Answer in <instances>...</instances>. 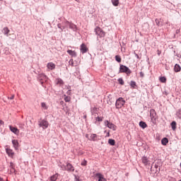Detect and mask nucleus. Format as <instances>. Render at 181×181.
I'll list each match as a JSON object with an SVG mask.
<instances>
[{"label":"nucleus","mask_w":181,"mask_h":181,"mask_svg":"<svg viewBox=\"0 0 181 181\" xmlns=\"http://www.w3.org/2000/svg\"><path fill=\"white\" fill-rule=\"evenodd\" d=\"M76 181H80V179L76 178Z\"/></svg>","instance_id":"nucleus-46"},{"label":"nucleus","mask_w":181,"mask_h":181,"mask_svg":"<svg viewBox=\"0 0 181 181\" xmlns=\"http://www.w3.org/2000/svg\"><path fill=\"white\" fill-rule=\"evenodd\" d=\"M139 127H141V128H143V129H145V128L148 127V124H146V122L141 121L139 122Z\"/></svg>","instance_id":"nucleus-17"},{"label":"nucleus","mask_w":181,"mask_h":181,"mask_svg":"<svg viewBox=\"0 0 181 181\" xmlns=\"http://www.w3.org/2000/svg\"><path fill=\"white\" fill-rule=\"evenodd\" d=\"M0 181H4V178L0 177Z\"/></svg>","instance_id":"nucleus-45"},{"label":"nucleus","mask_w":181,"mask_h":181,"mask_svg":"<svg viewBox=\"0 0 181 181\" xmlns=\"http://www.w3.org/2000/svg\"><path fill=\"white\" fill-rule=\"evenodd\" d=\"M75 1H76V2H80V0H75Z\"/></svg>","instance_id":"nucleus-48"},{"label":"nucleus","mask_w":181,"mask_h":181,"mask_svg":"<svg viewBox=\"0 0 181 181\" xmlns=\"http://www.w3.org/2000/svg\"><path fill=\"white\" fill-rule=\"evenodd\" d=\"M108 142H109L110 145L114 146V140L109 139Z\"/></svg>","instance_id":"nucleus-36"},{"label":"nucleus","mask_w":181,"mask_h":181,"mask_svg":"<svg viewBox=\"0 0 181 181\" xmlns=\"http://www.w3.org/2000/svg\"><path fill=\"white\" fill-rule=\"evenodd\" d=\"M95 33L96 35H98V37H105V32L101 29L100 27H96L95 28Z\"/></svg>","instance_id":"nucleus-2"},{"label":"nucleus","mask_w":181,"mask_h":181,"mask_svg":"<svg viewBox=\"0 0 181 181\" xmlns=\"http://www.w3.org/2000/svg\"><path fill=\"white\" fill-rule=\"evenodd\" d=\"M6 152L10 156V158H13V156L15 155V153H13V151L11 148H6Z\"/></svg>","instance_id":"nucleus-10"},{"label":"nucleus","mask_w":181,"mask_h":181,"mask_svg":"<svg viewBox=\"0 0 181 181\" xmlns=\"http://www.w3.org/2000/svg\"><path fill=\"white\" fill-rule=\"evenodd\" d=\"M118 4H119V1L118 0H114L115 6H118Z\"/></svg>","instance_id":"nucleus-35"},{"label":"nucleus","mask_w":181,"mask_h":181,"mask_svg":"<svg viewBox=\"0 0 181 181\" xmlns=\"http://www.w3.org/2000/svg\"><path fill=\"white\" fill-rule=\"evenodd\" d=\"M112 3L114 4V0H112Z\"/></svg>","instance_id":"nucleus-49"},{"label":"nucleus","mask_w":181,"mask_h":181,"mask_svg":"<svg viewBox=\"0 0 181 181\" xmlns=\"http://www.w3.org/2000/svg\"><path fill=\"white\" fill-rule=\"evenodd\" d=\"M150 117L151 121L153 125H156V120L158 119V115L156 114V111L155 110H150Z\"/></svg>","instance_id":"nucleus-1"},{"label":"nucleus","mask_w":181,"mask_h":181,"mask_svg":"<svg viewBox=\"0 0 181 181\" xmlns=\"http://www.w3.org/2000/svg\"><path fill=\"white\" fill-rule=\"evenodd\" d=\"M62 170H67L68 172H74V166L70 163H67L66 165H63L61 166Z\"/></svg>","instance_id":"nucleus-3"},{"label":"nucleus","mask_w":181,"mask_h":181,"mask_svg":"<svg viewBox=\"0 0 181 181\" xmlns=\"http://www.w3.org/2000/svg\"><path fill=\"white\" fill-rule=\"evenodd\" d=\"M124 104H125V100H124V99L122 98H119L115 103L116 105V108H122V107L124 106Z\"/></svg>","instance_id":"nucleus-5"},{"label":"nucleus","mask_w":181,"mask_h":181,"mask_svg":"<svg viewBox=\"0 0 181 181\" xmlns=\"http://www.w3.org/2000/svg\"><path fill=\"white\" fill-rule=\"evenodd\" d=\"M106 124H107L108 128H113L114 127V124L110 123L109 122H106Z\"/></svg>","instance_id":"nucleus-29"},{"label":"nucleus","mask_w":181,"mask_h":181,"mask_svg":"<svg viewBox=\"0 0 181 181\" xmlns=\"http://www.w3.org/2000/svg\"><path fill=\"white\" fill-rule=\"evenodd\" d=\"M23 125L25 124H19V128H21L22 129H23Z\"/></svg>","instance_id":"nucleus-37"},{"label":"nucleus","mask_w":181,"mask_h":181,"mask_svg":"<svg viewBox=\"0 0 181 181\" xmlns=\"http://www.w3.org/2000/svg\"><path fill=\"white\" fill-rule=\"evenodd\" d=\"M41 107H42V108H43V110H47V105H46L45 103H42Z\"/></svg>","instance_id":"nucleus-27"},{"label":"nucleus","mask_w":181,"mask_h":181,"mask_svg":"<svg viewBox=\"0 0 181 181\" xmlns=\"http://www.w3.org/2000/svg\"><path fill=\"white\" fill-rule=\"evenodd\" d=\"M12 144L13 146L14 149L17 150L19 148V141H18V140L14 139L12 141Z\"/></svg>","instance_id":"nucleus-12"},{"label":"nucleus","mask_w":181,"mask_h":181,"mask_svg":"<svg viewBox=\"0 0 181 181\" xmlns=\"http://www.w3.org/2000/svg\"><path fill=\"white\" fill-rule=\"evenodd\" d=\"M176 33H180V30H176Z\"/></svg>","instance_id":"nucleus-44"},{"label":"nucleus","mask_w":181,"mask_h":181,"mask_svg":"<svg viewBox=\"0 0 181 181\" xmlns=\"http://www.w3.org/2000/svg\"><path fill=\"white\" fill-rule=\"evenodd\" d=\"M0 125H4V121L0 120Z\"/></svg>","instance_id":"nucleus-42"},{"label":"nucleus","mask_w":181,"mask_h":181,"mask_svg":"<svg viewBox=\"0 0 181 181\" xmlns=\"http://www.w3.org/2000/svg\"><path fill=\"white\" fill-rule=\"evenodd\" d=\"M98 121H103V119L101 117H97Z\"/></svg>","instance_id":"nucleus-40"},{"label":"nucleus","mask_w":181,"mask_h":181,"mask_svg":"<svg viewBox=\"0 0 181 181\" xmlns=\"http://www.w3.org/2000/svg\"><path fill=\"white\" fill-rule=\"evenodd\" d=\"M9 129L11 131V132H13V134H15V135H19V129H18V128L10 125Z\"/></svg>","instance_id":"nucleus-8"},{"label":"nucleus","mask_w":181,"mask_h":181,"mask_svg":"<svg viewBox=\"0 0 181 181\" xmlns=\"http://www.w3.org/2000/svg\"><path fill=\"white\" fill-rule=\"evenodd\" d=\"M156 23L157 26H160V20L156 18Z\"/></svg>","instance_id":"nucleus-31"},{"label":"nucleus","mask_w":181,"mask_h":181,"mask_svg":"<svg viewBox=\"0 0 181 181\" xmlns=\"http://www.w3.org/2000/svg\"><path fill=\"white\" fill-rule=\"evenodd\" d=\"M116 62H117V63H121V62L122 61V59L121 58V56L119 55H116L115 57Z\"/></svg>","instance_id":"nucleus-21"},{"label":"nucleus","mask_w":181,"mask_h":181,"mask_svg":"<svg viewBox=\"0 0 181 181\" xmlns=\"http://www.w3.org/2000/svg\"><path fill=\"white\" fill-rule=\"evenodd\" d=\"M10 165H11V168H12V169H13V163H11Z\"/></svg>","instance_id":"nucleus-41"},{"label":"nucleus","mask_w":181,"mask_h":181,"mask_svg":"<svg viewBox=\"0 0 181 181\" xmlns=\"http://www.w3.org/2000/svg\"><path fill=\"white\" fill-rule=\"evenodd\" d=\"M95 139H97V134H91L89 138V141H95Z\"/></svg>","instance_id":"nucleus-19"},{"label":"nucleus","mask_w":181,"mask_h":181,"mask_svg":"<svg viewBox=\"0 0 181 181\" xmlns=\"http://www.w3.org/2000/svg\"><path fill=\"white\" fill-rule=\"evenodd\" d=\"M81 166H87V160H83L81 163Z\"/></svg>","instance_id":"nucleus-30"},{"label":"nucleus","mask_w":181,"mask_h":181,"mask_svg":"<svg viewBox=\"0 0 181 181\" xmlns=\"http://www.w3.org/2000/svg\"><path fill=\"white\" fill-rule=\"evenodd\" d=\"M118 83H119V84H121V86H124V80L122 79V78H119L118 79Z\"/></svg>","instance_id":"nucleus-28"},{"label":"nucleus","mask_w":181,"mask_h":181,"mask_svg":"<svg viewBox=\"0 0 181 181\" xmlns=\"http://www.w3.org/2000/svg\"><path fill=\"white\" fill-rule=\"evenodd\" d=\"M47 67L49 70H54L56 69V64H53V62H49L47 64Z\"/></svg>","instance_id":"nucleus-11"},{"label":"nucleus","mask_w":181,"mask_h":181,"mask_svg":"<svg viewBox=\"0 0 181 181\" xmlns=\"http://www.w3.org/2000/svg\"><path fill=\"white\" fill-rule=\"evenodd\" d=\"M67 53L70 55L72 56V57H77V53L75 52V51H73L71 49H68Z\"/></svg>","instance_id":"nucleus-13"},{"label":"nucleus","mask_w":181,"mask_h":181,"mask_svg":"<svg viewBox=\"0 0 181 181\" xmlns=\"http://www.w3.org/2000/svg\"><path fill=\"white\" fill-rule=\"evenodd\" d=\"M57 177H59V174L56 173L55 175L50 177L49 181H57Z\"/></svg>","instance_id":"nucleus-16"},{"label":"nucleus","mask_w":181,"mask_h":181,"mask_svg":"<svg viewBox=\"0 0 181 181\" xmlns=\"http://www.w3.org/2000/svg\"><path fill=\"white\" fill-rule=\"evenodd\" d=\"M159 80H160V83H166V77H165V76L160 77Z\"/></svg>","instance_id":"nucleus-24"},{"label":"nucleus","mask_w":181,"mask_h":181,"mask_svg":"<svg viewBox=\"0 0 181 181\" xmlns=\"http://www.w3.org/2000/svg\"><path fill=\"white\" fill-rule=\"evenodd\" d=\"M96 177H98V181H107V180L104 177V175L100 173L96 174Z\"/></svg>","instance_id":"nucleus-14"},{"label":"nucleus","mask_w":181,"mask_h":181,"mask_svg":"<svg viewBox=\"0 0 181 181\" xmlns=\"http://www.w3.org/2000/svg\"><path fill=\"white\" fill-rule=\"evenodd\" d=\"M57 84H59V86L63 85V80H62V78H57Z\"/></svg>","instance_id":"nucleus-26"},{"label":"nucleus","mask_w":181,"mask_h":181,"mask_svg":"<svg viewBox=\"0 0 181 181\" xmlns=\"http://www.w3.org/2000/svg\"><path fill=\"white\" fill-rule=\"evenodd\" d=\"M39 127H42L43 129L49 128V122L45 119H42L39 122Z\"/></svg>","instance_id":"nucleus-6"},{"label":"nucleus","mask_w":181,"mask_h":181,"mask_svg":"<svg viewBox=\"0 0 181 181\" xmlns=\"http://www.w3.org/2000/svg\"><path fill=\"white\" fill-rule=\"evenodd\" d=\"M69 63H71V66H74V64H73V60H70Z\"/></svg>","instance_id":"nucleus-43"},{"label":"nucleus","mask_w":181,"mask_h":181,"mask_svg":"<svg viewBox=\"0 0 181 181\" xmlns=\"http://www.w3.org/2000/svg\"><path fill=\"white\" fill-rule=\"evenodd\" d=\"M81 52L83 54H84V53H87V52H88V48H87V46L85 44H82L81 45Z\"/></svg>","instance_id":"nucleus-9"},{"label":"nucleus","mask_w":181,"mask_h":181,"mask_svg":"<svg viewBox=\"0 0 181 181\" xmlns=\"http://www.w3.org/2000/svg\"><path fill=\"white\" fill-rule=\"evenodd\" d=\"M181 67L179 64H176L174 66V71L175 73H178V71H180Z\"/></svg>","instance_id":"nucleus-18"},{"label":"nucleus","mask_w":181,"mask_h":181,"mask_svg":"<svg viewBox=\"0 0 181 181\" xmlns=\"http://www.w3.org/2000/svg\"><path fill=\"white\" fill-rule=\"evenodd\" d=\"M141 161L144 165H148V158L146 157H143Z\"/></svg>","instance_id":"nucleus-23"},{"label":"nucleus","mask_w":181,"mask_h":181,"mask_svg":"<svg viewBox=\"0 0 181 181\" xmlns=\"http://www.w3.org/2000/svg\"><path fill=\"white\" fill-rule=\"evenodd\" d=\"M3 32L6 36H9V32H11V30H9V28H8V27H5L3 29Z\"/></svg>","instance_id":"nucleus-15"},{"label":"nucleus","mask_w":181,"mask_h":181,"mask_svg":"<svg viewBox=\"0 0 181 181\" xmlns=\"http://www.w3.org/2000/svg\"><path fill=\"white\" fill-rule=\"evenodd\" d=\"M168 142H169V140H168V139H166V138H163L161 140L162 145H166L168 144Z\"/></svg>","instance_id":"nucleus-22"},{"label":"nucleus","mask_w":181,"mask_h":181,"mask_svg":"<svg viewBox=\"0 0 181 181\" xmlns=\"http://www.w3.org/2000/svg\"><path fill=\"white\" fill-rule=\"evenodd\" d=\"M86 138H88V134H86Z\"/></svg>","instance_id":"nucleus-47"},{"label":"nucleus","mask_w":181,"mask_h":181,"mask_svg":"<svg viewBox=\"0 0 181 181\" xmlns=\"http://www.w3.org/2000/svg\"><path fill=\"white\" fill-rule=\"evenodd\" d=\"M144 72L141 71L140 72V77H144Z\"/></svg>","instance_id":"nucleus-38"},{"label":"nucleus","mask_w":181,"mask_h":181,"mask_svg":"<svg viewBox=\"0 0 181 181\" xmlns=\"http://www.w3.org/2000/svg\"><path fill=\"white\" fill-rule=\"evenodd\" d=\"M130 86L131 87H132L133 88H135V87H136V82L132 81L130 82Z\"/></svg>","instance_id":"nucleus-25"},{"label":"nucleus","mask_w":181,"mask_h":181,"mask_svg":"<svg viewBox=\"0 0 181 181\" xmlns=\"http://www.w3.org/2000/svg\"><path fill=\"white\" fill-rule=\"evenodd\" d=\"M58 28H59V29H61L62 30H63L64 29H66V27L62 26V24H58Z\"/></svg>","instance_id":"nucleus-33"},{"label":"nucleus","mask_w":181,"mask_h":181,"mask_svg":"<svg viewBox=\"0 0 181 181\" xmlns=\"http://www.w3.org/2000/svg\"><path fill=\"white\" fill-rule=\"evenodd\" d=\"M170 125H171V128H172L173 131H176V125H177V123H176L175 121H173V122L170 124Z\"/></svg>","instance_id":"nucleus-20"},{"label":"nucleus","mask_w":181,"mask_h":181,"mask_svg":"<svg viewBox=\"0 0 181 181\" xmlns=\"http://www.w3.org/2000/svg\"><path fill=\"white\" fill-rule=\"evenodd\" d=\"M15 98V95H12L11 97L10 98V100H13Z\"/></svg>","instance_id":"nucleus-39"},{"label":"nucleus","mask_w":181,"mask_h":181,"mask_svg":"<svg viewBox=\"0 0 181 181\" xmlns=\"http://www.w3.org/2000/svg\"><path fill=\"white\" fill-rule=\"evenodd\" d=\"M120 71L122 73H126V74H127V76H129V74H131V73H132V71H131V69L125 65H120Z\"/></svg>","instance_id":"nucleus-4"},{"label":"nucleus","mask_w":181,"mask_h":181,"mask_svg":"<svg viewBox=\"0 0 181 181\" xmlns=\"http://www.w3.org/2000/svg\"><path fill=\"white\" fill-rule=\"evenodd\" d=\"M64 101H65L66 103H69V101H70V97L66 96V97L64 98Z\"/></svg>","instance_id":"nucleus-34"},{"label":"nucleus","mask_w":181,"mask_h":181,"mask_svg":"<svg viewBox=\"0 0 181 181\" xmlns=\"http://www.w3.org/2000/svg\"><path fill=\"white\" fill-rule=\"evenodd\" d=\"M64 25H68L70 29H72L74 32L77 31V25L73 23H70L69 21H65Z\"/></svg>","instance_id":"nucleus-7"},{"label":"nucleus","mask_w":181,"mask_h":181,"mask_svg":"<svg viewBox=\"0 0 181 181\" xmlns=\"http://www.w3.org/2000/svg\"><path fill=\"white\" fill-rule=\"evenodd\" d=\"M176 115L178 117V118H181V110L177 112Z\"/></svg>","instance_id":"nucleus-32"}]
</instances>
